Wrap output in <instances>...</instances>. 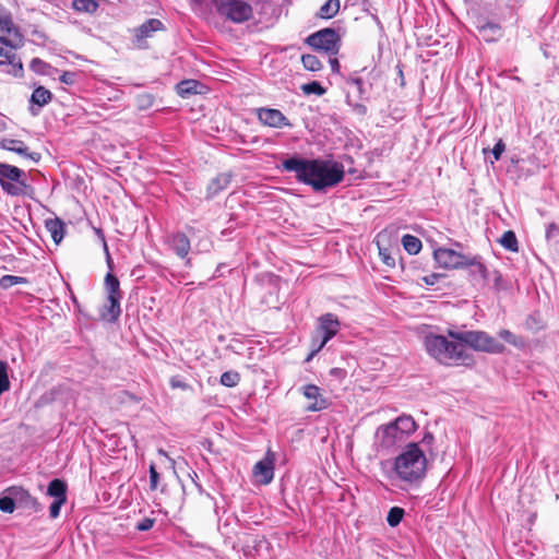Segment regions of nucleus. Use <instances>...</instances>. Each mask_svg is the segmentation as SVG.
Returning a JSON list of instances; mask_svg holds the SVG:
<instances>
[{
	"label": "nucleus",
	"instance_id": "obj_34",
	"mask_svg": "<svg viewBox=\"0 0 559 559\" xmlns=\"http://www.w3.org/2000/svg\"><path fill=\"white\" fill-rule=\"evenodd\" d=\"M199 82L195 80H183L177 84V93L186 97L198 93Z\"/></svg>",
	"mask_w": 559,
	"mask_h": 559
},
{
	"label": "nucleus",
	"instance_id": "obj_3",
	"mask_svg": "<svg viewBox=\"0 0 559 559\" xmlns=\"http://www.w3.org/2000/svg\"><path fill=\"white\" fill-rule=\"evenodd\" d=\"M449 336L429 334L425 337L427 353L443 365H468L472 356L463 343L448 338Z\"/></svg>",
	"mask_w": 559,
	"mask_h": 559
},
{
	"label": "nucleus",
	"instance_id": "obj_15",
	"mask_svg": "<svg viewBox=\"0 0 559 559\" xmlns=\"http://www.w3.org/2000/svg\"><path fill=\"white\" fill-rule=\"evenodd\" d=\"M341 322L337 317L333 313L322 314L318 319V326L316 333H318L323 340H332L340 331Z\"/></svg>",
	"mask_w": 559,
	"mask_h": 559
},
{
	"label": "nucleus",
	"instance_id": "obj_50",
	"mask_svg": "<svg viewBox=\"0 0 559 559\" xmlns=\"http://www.w3.org/2000/svg\"><path fill=\"white\" fill-rule=\"evenodd\" d=\"M158 481H159V474L156 471L155 465L152 464L150 466V489L156 490L158 487Z\"/></svg>",
	"mask_w": 559,
	"mask_h": 559
},
{
	"label": "nucleus",
	"instance_id": "obj_5",
	"mask_svg": "<svg viewBox=\"0 0 559 559\" xmlns=\"http://www.w3.org/2000/svg\"><path fill=\"white\" fill-rule=\"evenodd\" d=\"M305 44L313 50L323 51L328 56H335L340 51L342 38L336 29L325 27L307 36Z\"/></svg>",
	"mask_w": 559,
	"mask_h": 559
},
{
	"label": "nucleus",
	"instance_id": "obj_2",
	"mask_svg": "<svg viewBox=\"0 0 559 559\" xmlns=\"http://www.w3.org/2000/svg\"><path fill=\"white\" fill-rule=\"evenodd\" d=\"M426 471L427 457L415 442L408 443L393 462L395 477L408 485L419 484L425 478Z\"/></svg>",
	"mask_w": 559,
	"mask_h": 559
},
{
	"label": "nucleus",
	"instance_id": "obj_12",
	"mask_svg": "<svg viewBox=\"0 0 559 559\" xmlns=\"http://www.w3.org/2000/svg\"><path fill=\"white\" fill-rule=\"evenodd\" d=\"M433 258L440 267L451 270L461 269L466 264V255L448 248H437L433 250Z\"/></svg>",
	"mask_w": 559,
	"mask_h": 559
},
{
	"label": "nucleus",
	"instance_id": "obj_44",
	"mask_svg": "<svg viewBox=\"0 0 559 559\" xmlns=\"http://www.w3.org/2000/svg\"><path fill=\"white\" fill-rule=\"evenodd\" d=\"M29 68L35 73L45 74L47 69L49 68V64L39 58H33L29 63Z\"/></svg>",
	"mask_w": 559,
	"mask_h": 559
},
{
	"label": "nucleus",
	"instance_id": "obj_52",
	"mask_svg": "<svg viewBox=\"0 0 559 559\" xmlns=\"http://www.w3.org/2000/svg\"><path fill=\"white\" fill-rule=\"evenodd\" d=\"M504 151H506V144L500 139V140H498V142L495 144L493 148L491 150L495 160H499Z\"/></svg>",
	"mask_w": 559,
	"mask_h": 559
},
{
	"label": "nucleus",
	"instance_id": "obj_56",
	"mask_svg": "<svg viewBox=\"0 0 559 559\" xmlns=\"http://www.w3.org/2000/svg\"><path fill=\"white\" fill-rule=\"evenodd\" d=\"M97 234L102 237L104 251H105V253L107 254V252H109V249H108V246H107V242H106V240H105V236H104V234H103L102 229H98V230H97Z\"/></svg>",
	"mask_w": 559,
	"mask_h": 559
},
{
	"label": "nucleus",
	"instance_id": "obj_19",
	"mask_svg": "<svg viewBox=\"0 0 559 559\" xmlns=\"http://www.w3.org/2000/svg\"><path fill=\"white\" fill-rule=\"evenodd\" d=\"M167 243L170 249L181 259H186L191 249L190 240L182 231L170 234L167 237Z\"/></svg>",
	"mask_w": 559,
	"mask_h": 559
},
{
	"label": "nucleus",
	"instance_id": "obj_33",
	"mask_svg": "<svg viewBox=\"0 0 559 559\" xmlns=\"http://www.w3.org/2000/svg\"><path fill=\"white\" fill-rule=\"evenodd\" d=\"M500 245L511 251V252H518L519 251V242L516 235L513 230H507L503 233L499 240Z\"/></svg>",
	"mask_w": 559,
	"mask_h": 559
},
{
	"label": "nucleus",
	"instance_id": "obj_61",
	"mask_svg": "<svg viewBox=\"0 0 559 559\" xmlns=\"http://www.w3.org/2000/svg\"><path fill=\"white\" fill-rule=\"evenodd\" d=\"M316 355H317V354H313V350L311 349V350H310V353H309V355H308V356H307V358H306V361H307V362H308V361H310V360H311Z\"/></svg>",
	"mask_w": 559,
	"mask_h": 559
},
{
	"label": "nucleus",
	"instance_id": "obj_1",
	"mask_svg": "<svg viewBox=\"0 0 559 559\" xmlns=\"http://www.w3.org/2000/svg\"><path fill=\"white\" fill-rule=\"evenodd\" d=\"M281 167L284 171L295 173L297 181L310 186L316 192L335 187L345 176L343 164L330 159L294 155L284 159Z\"/></svg>",
	"mask_w": 559,
	"mask_h": 559
},
{
	"label": "nucleus",
	"instance_id": "obj_10",
	"mask_svg": "<svg viewBox=\"0 0 559 559\" xmlns=\"http://www.w3.org/2000/svg\"><path fill=\"white\" fill-rule=\"evenodd\" d=\"M404 441V437H402L401 432L397 431L392 423L378 427L374 435V444L380 450H391Z\"/></svg>",
	"mask_w": 559,
	"mask_h": 559
},
{
	"label": "nucleus",
	"instance_id": "obj_41",
	"mask_svg": "<svg viewBox=\"0 0 559 559\" xmlns=\"http://www.w3.org/2000/svg\"><path fill=\"white\" fill-rule=\"evenodd\" d=\"M16 504L13 500L12 495L9 492V488L5 490V495L0 498V510L5 513H12Z\"/></svg>",
	"mask_w": 559,
	"mask_h": 559
},
{
	"label": "nucleus",
	"instance_id": "obj_17",
	"mask_svg": "<svg viewBox=\"0 0 559 559\" xmlns=\"http://www.w3.org/2000/svg\"><path fill=\"white\" fill-rule=\"evenodd\" d=\"M302 394L306 399L312 401L308 406L309 412H320L330 406V401L321 394V389L316 384L302 386Z\"/></svg>",
	"mask_w": 559,
	"mask_h": 559
},
{
	"label": "nucleus",
	"instance_id": "obj_29",
	"mask_svg": "<svg viewBox=\"0 0 559 559\" xmlns=\"http://www.w3.org/2000/svg\"><path fill=\"white\" fill-rule=\"evenodd\" d=\"M71 7L79 13L94 14L99 8V0H72Z\"/></svg>",
	"mask_w": 559,
	"mask_h": 559
},
{
	"label": "nucleus",
	"instance_id": "obj_43",
	"mask_svg": "<svg viewBox=\"0 0 559 559\" xmlns=\"http://www.w3.org/2000/svg\"><path fill=\"white\" fill-rule=\"evenodd\" d=\"M8 364L5 361L0 360V390L8 391L10 390V380L8 376Z\"/></svg>",
	"mask_w": 559,
	"mask_h": 559
},
{
	"label": "nucleus",
	"instance_id": "obj_31",
	"mask_svg": "<svg viewBox=\"0 0 559 559\" xmlns=\"http://www.w3.org/2000/svg\"><path fill=\"white\" fill-rule=\"evenodd\" d=\"M104 287L107 296H122L119 280L116 275L112 274V272H108L106 274L104 280Z\"/></svg>",
	"mask_w": 559,
	"mask_h": 559
},
{
	"label": "nucleus",
	"instance_id": "obj_7",
	"mask_svg": "<svg viewBox=\"0 0 559 559\" xmlns=\"http://www.w3.org/2000/svg\"><path fill=\"white\" fill-rule=\"evenodd\" d=\"M0 187L9 195H21L26 188L25 173L16 166L0 163Z\"/></svg>",
	"mask_w": 559,
	"mask_h": 559
},
{
	"label": "nucleus",
	"instance_id": "obj_60",
	"mask_svg": "<svg viewBox=\"0 0 559 559\" xmlns=\"http://www.w3.org/2000/svg\"><path fill=\"white\" fill-rule=\"evenodd\" d=\"M316 355H317V354H313V350L311 349V350H310V353H309V355H308V356H307V358H306V361H307V362H308V361H310V360H311Z\"/></svg>",
	"mask_w": 559,
	"mask_h": 559
},
{
	"label": "nucleus",
	"instance_id": "obj_6",
	"mask_svg": "<svg viewBox=\"0 0 559 559\" xmlns=\"http://www.w3.org/2000/svg\"><path fill=\"white\" fill-rule=\"evenodd\" d=\"M217 14L234 23H243L251 19L252 8L245 0H213Z\"/></svg>",
	"mask_w": 559,
	"mask_h": 559
},
{
	"label": "nucleus",
	"instance_id": "obj_47",
	"mask_svg": "<svg viewBox=\"0 0 559 559\" xmlns=\"http://www.w3.org/2000/svg\"><path fill=\"white\" fill-rule=\"evenodd\" d=\"M67 502L64 499H53L49 507V515L51 519H57L60 514L61 507Z\"/></svg>",
	"mask_w": 559,
	"mask_h": 559
},
{
	"label": "nucleus",
	"instance_id": "obj_20",
	"mask_svg": "<svg viewBox=\"0 0 559 559\" xmlns=\"http://www.w3.org/2000/svg\"><path fill=\"white\" fill-rule=\"evenodd\" d=\"M270 455L271 453L267 452L266 456L257 462L253 467L254 475L260 476L264 485L270 484L274 477V459Z\"/></svg>",
	"mask_w": 559,
	"mask_h": 559
},
{
	"label": "nucleus",
	"instance_id": "obj_55",
	"mask_svg": "<svg viewBox=\"0 0 559 559\" xmlns=\"http://www.w3.org/2000/svg\"><path fill=\"white\" fill-rule=\"evenodd\" d=\"M555 230H558V227L556 224H550L548 227H547V230H546V236L547 238H550L552 236V233H555Z\"/></svg>",
	"mask_w": 559,
	"mask_h": 559
},
{
	"label": "nucleus",
	"instance_id": "obj_58",
	"mask_svg": "<svg viewBox=\"0 0 559 559\" xmlns=\"http://www.w3.org/2000/svg\"><path fill=\"white\" fill-rule=\"evenodd\" d=\"M225 267L224 263H219L213 274V277H219L222 275V269Z\"/></svg>",
	"mask_w": 559,
	"mask_h": 559
},
{
	"label": "nucleus",
	"instance_id": "obj_24",
	"mask_svg": "<svg viewBox=\"0 0 559 559\" xmlns=\"http://www.w3.org/2000/svg\"><path fill=\"white\" fill-rule=\"evenodd\" d=\"M391 423L394 427H396L397 431L401 432L402 437H404L405 440L417 428L414 418L409 415L399 416L395 420Z\"/></svg>",
	"mask_w": 559,
	"mask_h": 559
},
{
	"label": "nucleus",
	"instance_id": "obj_54",
	"mask_svg": "<svg viewBox=\"0 0 559 559\" xmlns=\"http://www.w3.org/2000/svg\"><path fill=\"white\" fill-rule=\"evenodd\" d=\"M329 63L333 73H340L341 66L336 58L330 56Z\"/></svg>",
	"mask_w": 559,
	"mask_h": 559
},
{
	"label": "nucleus",
	"instance_id": "obj_27",
	"mask_svg": "<svg viewBox=\"0 0 559 559\" xmlns=\"http://www.w3.org/2000/svg\"><path fill=\"white\" fill-rule=\"evenodd\" d=\"M67 490L68 486L66 481L59 478H55L48 484L47 495L53 499L67 500Z\"/></svg>",
	"mask_w": 559,
	"mask_h": 559
},
{
	"label": "nucleus",
	"instance_id": "obj_30",
	"mask_svg": "<svg viewBox=\"0 0 559 559\" xmlns=\"http://www.w3.org/2000/svg\"><path fill=\"white\" fill-rule=\"evenodd\" d=\"M340 11V0H328L322 4L317 13L320 19L329 20L334 17Z\"/></svg>",
	"mask_w": 559,
	"mask_h": 559
},
{
	"label": "nucleus",
	"instance_id": "obj_36",
	"mask_svg": "<svg viewBox=\"0 0 559 559\" xmlns=\"http://www.w3.org/2000/svg\"><path fill=\"white\" fill-rule=\"evenodd\" d=\"M155 102V96L151 93H142L135 97V105L139 110L150 109Z\"/></svg>",
	"mask_w": 559,
	"mask_h": 559
},
{
	"label": "nucleus",
	"instance_id": "obj_35",
	"mask_svg": "<svg viewBox=\"0 0 559 559\" xmlns=\"http://www.w3.org/2000/svg\"><path fill=\"white\" fill-rule=\"evenodd\" d=\"M301 62L306 70L317 72L322 69V62L314 55L306 53L301 56Z\"/></svg>",
	"mask_w": 559,
	"mask_h": 559
},
{
	"label": "nucleus",
	"instance_id": "obj_48",
	"mask_svg": "<svg viewBox=\"0 0 559 559\" xmlns=\"http://www.w3.org/2000/svg\"><path fill=\"white\" fill-rule=\"evenodd\" d=\"M326 343L328 341L323 340L318 333H316V335L312 336L310 344L313 354H318Z\"/></svg>",
	"mask_w": 559,
	"mask_h": 559
},
{
	"label": "nucleus",
	"instance_id": "obj_28",
	"mask_svg": "<svg viewBox=\"0 0 559 559\" xmlns=\"http://www.w3.org/2000/svg\"><path fill=\"white\" fill-rule=\"evenodd\" d=\"M498 336L503 340L506 343L514 346L518 349H524L527 346L526 340L511 332L510 330L502 329L498 332Z\"/></svg>",
	"mask_w": 559,
	"mask_h": 559
},
{
	"label": "nucleus",
	"instance_id": "obj_51",
	"mask_svg": "<svg viewBox=\"0 0 559 559\" xmlns=\"http://www.w3.org/2000/svg\"><path fill=\"white\" fill-rule=\"evenodd\" d=\"M78 73L72 71H64L59 80L61 83L67 85H73L76 82Z\"/></svg>",
	"mask_w": 559,
	"mask_h": 559
},
{
	"label": "nucleus",
	"instance_id": "obj_53",
	"mask_svg": "<svg viewBox=\"0 0 559 559\" xmlns=\"http://www.w3.org/2000/svg\"><path fill=\"white\" fill-rule=\"evenodd\" d=\"M443 277L442 274H439V273H431V274H428V275H425L421 277V281L428 285V286H433L436 285L439 280Z\"/></svg>",
	"mask_w": 559,
	"mask_h": 559
},
{
	"label": "nucleus",
	"instance_id": "obj_18",
	"mask_svg": "<svg viewBox=\"0 0 559 559\" xmlns=\"http://www.w3.org/2000/svg\"><path fill=\"white\" fill-rule=\"evenodd\" d=\"M0 148L7 150L10 152H14L25 158L33 160L34 163H38L41 158L40 153L38 152H29L28 147L21 140L14 139H0Z\"/></svg>",
	"mask_w": 559,
	"mask_h": 559
},
{
	"label": "nucleus",
	"instance_id": "obj_32",
	"mask_svg": "<svg viewBox=\"0 0 559 559\" xmlns=\"http://www.w3.org/2000/svg\"><path fill=\"white\" fill-rule=\"evenodd\" d=\"M402 245L409 254H417L423 247L420 239L409 234L402 237Z\"/></svg>",
	"mask_w": 559,
	"mask_h": 559
},
{
	"label": "nucleus",
	"instance_id": "obj_21",
	"mask_svg": "<svg viewBox=\"0 0 559 559\" xmlns=\"http://www.w3.org/2000/svg\"><path fill=\"white\" fill-rule=\"evenodd\" d=\"M52 99V93L44 86L36 87L31 95L29 111L33 116L38 115L40 108L50 103Z\"/></svg>",
	"mask_w": 559,
	"mask_h": 559
},
{
	"label": "nucleus",
	"instance_id": "obj_16",
	"mask_svg": "<svg viewBox=\"0 0 559 559\" xmlns=\"http://www.w3.org/2000/svg\"><path fill=\"white\" fill-rule=\"evenodd\" d=\"M9 492L10 495H12L16 508L27 509L34 512H38L41 510V506L37 501V499L31 496V493L23 487H9Z\"/></svg>",
	"mask_w": 559,
	"mask_h": 559
},
{
	"label": "nucleus",
	"instance_id": "obj_38",
	"mask_svg": "<svg viewBox=\"0 0 559 559\" xmlns=\"http://www.w3.org/2000/svg\"><path fill=\"white\" fill-rule=\"evenodd\" d=\"M345 82L356 87L359 99L366 98L367 92L365 90L364 81L361 78L357 76L356 74H350L347 78H345Z\"/></svg>",
	"mask_w": 559,
	"mask_h": 559
},
{
	"label": "nucleus",
	"instance_id": "obj_23",
	"mask_svg": "<svg viewBox=\"0 0 559 559\" xmlns=\"http://www.w3.org/2000/svg\"><path fill=\"white\" fill-rule=\"evenodd\" d=\"M45 228L50 234L56 245H59L66 233V225L59 217L48 218L45 221Z\"/></svg>",
	"mask_w": 559,
	"mask_h": 559
},
{
	"label": "nucleus",
	"instance_id": "obj_26",
	"mask_svg": "<svg viewBox=\"0 0 559 559\" xmlns=\"http://www.w3.org/2000/svg\"><path fill=\"white\" fill-rule=\"evenodd\" d=\"M464 267L469 269V274L475 280L480 278L483 281H486L488 278L487 267L476 257L475 258L466 257V264L464 265Z\"/></svg>",
	"mask_w": 559,
	"mask_h": 559
},
{
	"label": "nucleus",
	"instance_id": "obj_45",
	"mask_svg": "<svg viewBox=\"0 0 559 559\" xmlns=\"http://www.w3.org/2000/svg\"><path fill=\"white\" fill-rule=\"evenodd\" d=\"M169 385L171 389H180L182 391L191 389V386L185 381L181 376H174L169 380Z\"/></svg>",
	"mask_w": 559,
	"mask_h": 559
},
{
	"label": "nucleus",
	"instance_id": "obj_42",
	"mask_svg": "<svg viewBox=\"0 0 559 559\" xmlns=\"http://www.w3.org/2000/svg\"><path fill=\"white\" fill-rule=\"evenodd\" d=\"M27 282V280L25 277H22V276H15V275H3L1 278H0V286L2 288H10L14 285H19V284H25Z\"/></svg>",
	"mask_w": 559,
	"mask_h": 559
},
{
	"label": "nucleus",
	"instance_id": "obj_62",
	"mask_svg": "<svg viewBox=\"0 0 559 559\" xmlns=\"http://www.w3.org/2000/svg\"><path fill=\"white\" fill-rule=\"evenodd\" d=\"M4 129H5V123H2V124L0 126V130H4Z\"/></svg>",
	"mask_w": 559,
	"mask_h": 559
},
{
	"label": "nucleus",
	"instance_id": "obj_25",
	"mask_svg": "<svg viewBox=\"0 0 559 559\" xmlns=\"http://www.w3.org/2000/svg\"><path fill=\"white\" fill-rule=\"evenodd\" d=\"M231 181V175L229 174H219L215 178L212 179V181L207 186V195L210 198L215 197L221 191L226 189Z\"/></svg>",
	"mask_w": 559,
	"mask_h": 559
},
{
	"label": "nucleus",
	"instance_id": "obj_64",
	"mask_svg": "<svg viewBox=\"0 0 559 559\" xmlns=\"http://www.w3.org/2000/svg\"><path fill=\"white\" fill-rule=\"evenodd\" d=\"M331 372L337 374V369H332Z\"/></svg>",
	"mask_w": 559,
	"mask_h": 559
},
{
	"label": "nucleus",
	"instance_id": "obj_63",
	"mask_svg": "<svg viewBox=\"0 0 559 559\" xmlns=\"http://www.w3.org/2000/svg\"><path fill=\"white\" fill-rule=\"evenodd\" d=\"M331 372L337 374V369H332Z\"/></svg>",
	"mask_w": 559,
	"mask_h": 559
},
{
	"label": "nucleus",
	"instance_id": "obj_39",
	"mask_svg": "<svg viewBox=\"0 0 559 559\" xmlns=\"http://www.w3.org/2000/svg\"><path fill=\"white\" fill-rule=\"evenodd\" d=\"M240 381V374L237 371H225L221 376V384L227 388H234L238 385Z\"/></svg>",
	"mask_w": 559,
	"mask_h": 559
},
{
	"label": "nucleus",
	"instance_id": "obj_4",
	"mask_svg": "<svg viewBox=\"0 0 559 559\" xmlns=\"http://www.w3.org/2000/svg\"><path fill=\"white\" fill-rule=\"evenodd\" d=\"M448 336L463 343L476 352L488 354H503L506 346L485 331H454L448 330Z\"/></svg>",
	"mask_w": 559,
	"mask_h": 559
},
{
	"label": "nucleus",
	"instance_id": "obj_46",
	"mask_svg": "<svg viewBox=\"0 0 559 559\" xmlns=\"http://www.w3.org/2000/svg\"><path fill=\"white\" fill-rule=\"evenodd\" d=\"M346 103L348 106H350L353 108L355 114H357L359 116H365L367 114V107L361 103H357V102L354 103L352 100V96L349 93L346 95Z\"/></svg>",
	"mask_w": 559,
	"mask_h": 559
},
{
	"label": "nucleus",
	"instance_id": "obj_57",
	"mask_svg": "<svg viewBox=\"0 0 559 559\" xmlns=\"http://www.w3.org/2000/svg\"><path fill=\"white\" fill-rule=\"evenodd\" d=\"M106 263L108 265V269L110 270L109 272H111L114 269V261H112L109 252H107V255H106Z\"/></svg>",
	"mask_w": 559,
	"mask_h": 559
},
{
	"label": "nucleus",
	"instance_id": "obj_9",
	"mask_svg": "<svg viewBox=\"0 0 559 559\" xmlns=\"http://www.w3.org/2000/svg\"><path fill=\"white\" fill-rule=\"evenodd\" d=\"M165 24L155 17L146 20L140 26L133 28V45L138 49H147V39L152 38L156 32L165 31Z\"/></svg>",
	"mask_w": 559,
	"mask_h": 559
},
{
	"label": "nucleus",
	"instance_id": "obj_13",
	"mask_svg": "<svg viewBox=\"0 0 559 559\" xmlns=\"http://www.w3.org/2000/svg\"><path fill=\"white\" fill-rule=\"evenodd\" d=\"M19 48L7 47L0 43V66L9 67L7 69V73L15 76H23V63L21 59L15 53V50Z\"/></svg>",
	"mask_w": 559,
	"mask_h": 559
},
{
	"label": "nucleus",
	"instance_id": "obj_8",
	"mask_svg": "<svg viewBox=\"0 0 559 559\" xmlns=\"http://www.w3.org/2000/svg\"><path fill=\"white\" fill-rule=\"evenodd\" d=\"M0 43L12 48H21L24 44V37L9 13L0 14Z\"/></svg>",
	"mask_w": 559,
	"mask_h": 559
},
{
	"label": "nucleus",
	"instance_id": "obj_11",
	"mask_svg": "<svg viewBox=\"0 0 559 559\" xmlns=\"http://www.w3.org/2000/svg\"><path fill=\"white\" fill-rule=\"evenodd\" d=\"M376 245L378 247L379 257L382 263L388 269H394L396 266L397 259L401 258V251L399 246L391 245L389 237L385 234H378L376 238Z\"/></svg>",
	"mask_w": 559,
	"mask_h": 559
},
{
	"label": "nucleus",
	"instance_id": "obj_59",
	"mask_svg": "<svg viewBox=\"0 0 559 559\" xmlns=\"http://www.w3.org/2000/svg\"><path fill=\"white\" fill-rule=\"evenodd\" d=\"M433 440V436L432 433L428 432L425 435L424 439H423V442H431Z\"/></svg>",
	"mask_w": 559,
	"mask_h": 559
},
{
	"label": "nucleus",
	"instance_id": "obj_40",
	"mask_svg": "<svg viewBox=\"0 0 559 559\" xmlns=\"http://www.w3.org/2000/svg\"><path fill=\"white\" fill-rule=\"evenodd\" d=\"M300 88L304 92V94H306V95L314 94L318 96H322L326 93V90L318 81H312V82L302 84Z\"/></svg>",
	"mask_w": 559,
	"mask_h": 559
},
{
	"label": "nucleus",
	"instance_id": "obj_22",
	"mask_svg": "<svg viewBox=\"0 0 559 559\" xmlns=\"http://www.w3.org/2000/svg\"><path fill=\"white\" fill-rule=\"evenodd\" d=\"M122 296H107V302L100 310L102 319L108 322H116L121 314V302Z\"/></svg>",
	"mask_w": 559,
	"mask_h": 559
},
{
	"label": "nucleus",
	"instance_id": "obj_14",
	"mask_svg": "<svg viewBox=\"0 0 559 559\" xmlns=\"http://www.w3.org/2000/svg\"><path fill=\"white\" fill-rule=\"evenodd\" d=\"M257 117L262 124L270 128L281 129L284 127H292V123L286 116L275 108H259L257 109Z\"/></svg>",
	"mask_w": 559,
	"mask_h": 559
},
{
	"label": "nucleus",
	"instance_id": "obj_37",
	"mask_svg": "<svg viewBox=\"0 0 559 559\" xmlns=\"http://www.w3.org/2000/svg\"><path fill=\"white\" fill-rule=\"evenodd\" d=\"M405 511L404 509L400 507H393L389 510L386 522L391 527L397 526L403 518H404Z\"/></svg>",
	"mask_w": 559,
	"mask_h": 559
},
{
	"label": "nucleus",
	"instance_id": "obj_49",
	"mask_svg": "<svg viewBox=\"0 0 559 559\" xmlns=\"http://www.w3.org/2000/svg\"><path fill=\"white\" fill-rule=\"evenodd\" d=\"M154 524L155 519L144 518L136 523L135 528L140 532H146L150 531L154 526Z\"/></svg>",
	"mask_w": 559,
	"mask_h": 559
}]
</instances>
